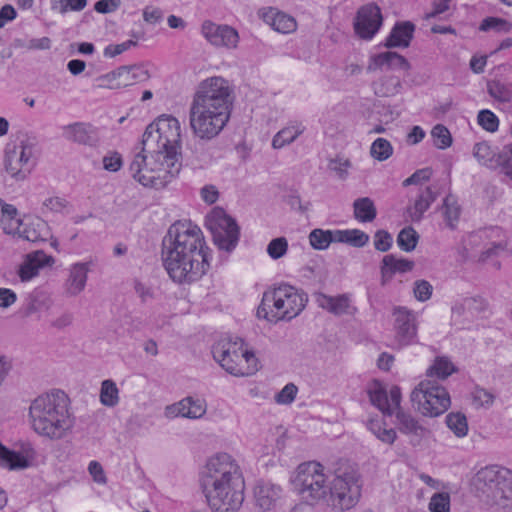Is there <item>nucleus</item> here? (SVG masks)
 Masks as SVG:
<instances>
[{"mask_svg":"<svg viewBox=\"0 0 512 512\" xmlns=\"http://www.w3.org/2000/svg\"><path fill=\"white\" fill-rule=\"evenodd\" d=\"M68 206L66 199L55 196L49 197L43 202V213L50 211L54 213H62Z\"/></svg>","mask_w":512,"mask_h":512,"instance_id":"54","label":"nucleus"},{"mask_svg":"<svg viewBox=\"0 0 512 512\" xmlns=\"http://www.w3.org/2000/svg\"><path fill=\"white\" fill-rule=\"evenodd\" d=\"M306 302L305 294L293 286L283 284L264 292L257 315L270 322L291 320L299 315Z\"/></svg>","mask_w":512,"mask_h":512,"instance_id":"8","label":"nucleus"},{"mask_svg":"<svg viewBox=\"0 0 512 512\" xmlns=\"http://www.w3.org/2000/svg\"><path fill=\"white\" fill-rule=\"evenodd\" d=\"M260 17L273 30L282 34H290L297 29V22L292 16L273 7L262 9Z\"/></svg>","mask_w":512,"mask_h":512,"instance_id":"22","label":"nucleus"},{"mask_svg":"<svg viewBox=\"0 0 512 512\" xmlns=\"http://www.w3.org/2000/svg\"><path fill=\"white\" fill-rule=\"evenodd\" d=\"M369 242V235L359 229H348L345 243L353 247H363Z\"/></svg>","mask_w":512,"mask_h":512,"instance_id":"51","label":"nucleus"},{"mask_svg":"<svg viewBox=\"0 0 512 512\" xmlns=\"http://www.w3.org/2000/svg\"><path fill=\"white\" fill-rule=\"evenodd\" d=\"M233 101V89L225 78L213 76L202 80L189 108L193 134L203 140L218 136L230 119Z\"/></svg>","mask_w":512,"mask_h":512,"instance_id":"2","label":"nucleus"},{"mask_svg":"<svg viewBox=\"0 0 512 512\" xmlns=\"http://www.w3.org/2000/svg\"><path fill=\"white\" fill-rule=\"evenodd\" d=\"M282 498L283 489L275 483L260 480L253 488L254 505L263 512L275 510Z\"/></svg>","mask_w":512,"mask_h":512,"instance_id":"19","label":"nucleus"},{"mask_svg":"<svg viewBox=\"0 0 512 512\" xmlns=\"http://www.w3.org/2000/svg\"><path fill=\"white\" fill-rule=\"evenodd\" d=\"M478 124L488 132H495L499 126L498 117L490 110L484 109L478 113Z\"/></svg>","mask_w":512,"mask_h":512,"instance_id":"47","label":"nucleus"},{"mask_svg":"<svg viewBox=\"0 0 512 512\" xmlns=\"http://www.w3.org/2000/svg\"><path fill=\"white\" fill-rule=\"evenodd\" d=\"M54 258L42 250H37L26 255L19 268V276L22 281H29L38 275L39 270L45 266H51Z\"/></svg>","mask_w":512,"mask_h":512,"instance_id":"24","label":"nucleus"},{"mask_svg":"<svg viewBox=\"0 0 512 512\" xmlns=\"http://www.w3.org/2000/svg\"><path fill=\"white\" fill-rule=\"evenodd\" d=\"M201 229L191 221L173 223L163 239L162 258L170 278L177 283L200 279L209 268V252Z\"/></svg>","mask_w":512,"mask_h":512,"instance_id":"1","label":"nucleus"},{"mask_svg":"<svg viewBox=\"0 0 512 512\" xmlns=\"http://www.w3.org/2000/svg\"><path fill=\"white\" fill-rule=\"evenodd\" d=\"M428 508L430 512H450V495L446 492L435 493Z\"/></svg>","mask_w":512,"mask_h":512,"instance_id":"46","label":"nucleus"},{"mask_svg":"<svg viewBox=\"0 0 512 512\" xmlns=\"http://www.w3.org/2000/svg\"><path fill=\"white\" fill-rule=\"evenodd\" d=\"M120 4V0H99L95 3L94 9L98 13L107 14L116 11Z\"/></svg>","mask_w":512,"mask_h":512,"instance_id":"63","label":"nucleus"},{"mask_svg":"<svg viewBox=\"0 0 512 512\" xmlns=\"http://www.w3.org/2000/svg\"><path fill=\"white\" fill-rule=\"evenodd\" d=\"M19 237L29 242H43L49 237V227L47 223L39 218L23 219L22 228L19 230Z\"/></svg>","mask_w":512,"mask_h":512,"instance_id":"28","label":"nucleus"},{"mask_svg":"<svg viewBox=\"0 0 512 512\" xmlns=\"http://www.w3.org/2000/svg\"><path fill=\"white\" fill-rule=\"evenodd\" d=\"M433 287L426 280H417L414 283V296L418 301L424 302L430 299L432 295Z\"/></svg>","mask_w":512,"mask_h":512,"instance_id":"55","label":"nucleus"},{"mask_svg":"<svg viewBox=\"0 0 512 512\" xmlns=\"http://www.w3.org/2000/svg\"><path fill=\"white\" fill-rule=\"evenodd\" d=\"M17 17L15 8L6 4L0 9V29L5 26L6 23L13 21Z\"/></svg>","mask_w":512,"mask_h":512,"instance_id":"64","label":"nucleus"},{"mask_svg":"<svg viewBox=\"0 0 512 512\" xmlns=\"http://www.w3.org/2000/svg\"><path fill=\"white\" fill-rule=\"evenodd\" d=\"M415 25L410 21L397 22L384 42L386 48H407L413 39Z\"/></svg>","mask_w":512,"mask_h":512,"instance_id":"26","label":"nucleus"},{"mask_svg":"<svg viewBox=\"0 0 512 512\" xmlns=\"http://www.w3.org/2000/svg\"><path fill=\"white\" fill-rule=\"evenodd\" d=\"M142 145L145 149H159L166 157L175 155L181 161V125L172 115H161L149 124L143 134Z\"/></svg>","mask_w":512,"mask_h":512,"instance_id":"10","label":"nucleus"},{"mask_svg":"<svg viewBox=\"0 0 512 512\" xmlns=\"http://www.w3.org/2000/svg\"><path fill=\"white\" fill-rule=\"evenodd\" d=\"M436 198L437 194L431 189V187H420L417 191L414 202L407 206L406 214L412 222L421 221L423 214L430 208Z\"/></svg>","mask_w":512,"mask_h":512,"instance_id":"27","label":"nucleus"},{"mask_svg":"<svg viewBox=\"0 0 512 512\" xmlns=\"http://www.w3.org/2000/svg\"><path fill=\"white\" fill-rule=\"evenodd\" d=\"M473 155L481 164H488L492 161L494 153L490 145L486 142L476 143L473 148Z\"/></svg>","mask_w":512,"mask_h":512,"instance_id":"52","label":"nucleus"},{"mask_svg":"<svg viewBox=\"0 0 512 512\" xmlns=\"http://www.w3.org/2000/svg\"><path fill=\"white\" fill-rule=\"evenodd\" d=\"M207 225L215 245L225 251H232L239 240V227L223 209H214L208 216Z\"/></svg>","mask_w":512,"mask_h":512,"instance_id":"14","label":"nucleus"},{"mask_svg":"<svg viewBox=\"0 0 512 512\" xmlns=\"http://www.w3.org/2000/svg\"><path fill=\"white\" fill-rule=\"evenodd\" d=\"M434 145L439 149H446L452 144V137L449 130L442 124H437L431 131Z\"/></svg>","mask_w":512,"mask_h":512,"instance_id":"44","label":"nucleus"},{"mask_svg":"<svg viewBox=\"0 0 512 512\" xmlns=\"http://www.w3.org/2000/svg\"><path fill=\"white\" fill-rule=\"evenodd\" d=\"M320 275V268L317 262L313 264H307L300 270V277L306 284L316 283Z\"/></svg>","mask_w":512,"mask_h":512,"instance_id":"58","label":"nucleus"},{"mask_svg":"<svg viewBox=\"0 0 512 512\" xmlns=\"http://www.w3.org/2000/svg\"><path fill=\"white\" fill-rule=\"evenodd\" d=\"M353 208L354 217L360 222H372L377 216L374 202L369 197L356 199Z\"/></svg>","mask_w":512,"mask_h":512,"instance_id":"33","label":"nucleus"},{"mask_svg":"<svg viewBox=\"0 0 512 512\" xmlns=\"http://www.w3.org/2000/svg\"><path fill=\"white\" fill-rule=\"evenodd\" d=\"M395 414L397 419L396 424L400 432L413 435L421 434L423 427L414 417L408 413H405L403 410H399Z\"/></svg>","mask_w":512,"mask_h":512,"instance_id":"36","label":"nucleus"},{"mask_svg":"<svg viewBox=\"0 0 512 512\" xmlns=\"http://www.w3.org/2000/svg\"><path fill=\"white\" fill-rule=\"evenodd\" d=\"M494 395L483 388H476L473 392V401L482 407H489L494 402Z\"/></svg>","mask_w":512,"mask_h":512,"instance_id":"61","label":"nucleus"},{"mask_svg":"<svg viewBox=\"0 0 512 512\" xmlns=\"http://www.w3.org/2000/svg\"><path fill=\"white\" fill-rule=\"evenodd\" d=\"M432 171L429 168H423L415 171L410 177L403 181V186L421 185L430 179Z\"/></svg>","mask_w":512,"mask_h":512,"instance_id":"59","label":"nucleus"},{"mask_svg":"<svg viewBox=\"0 0 512 512\" xmlns=\"http://www.w3.org/2000/svg\"><path fill=\"white\" fill-rule=\"evenodd\" d=\"M306 129L303 122L298 120L289 121L286 126L279 130L272 139V147L281 149L293 143Z\"/></svg>","mask_w":512,"mask_h":512,"instance_id":"30","label":"nucleus"},{"mask_svg":"<svg viewBox=\"0 0 512 512\" xmlns=\"http://www.w3.org/2000/svg\"><path fill=\"white\" fill-rule=\"evenodd\" d=\"M67 140L87 146H95L99 141L97 128L88 123H74L64 128Z\"/></svg>","mask_w":512,"mask_h":512,"instance_id":"25","label":"nucleus"},{"mask_svg":"<svg viewBox=\"0 0 512 512\" xmlns=\"http://www.w3.org/2000/svg\"><path fill=\"white\" fill-rule=\"evenodd\" d=\"M419 235L411 226L403 228L397 236V245L405 252H411L416 248Z\"/></svg>","mask_w":512,"mask_h":512,"instance_id":"40","label":"nucleus"},{"mask_svg":"<svg viewBox=\"0 0 512 512\" xmlns=\"http://www.w3.org/2000/svg\"><path fill=\"white\" fill-rule=\"evenodd\" d=\"M461 208L452 196H447L443 203V215L447 225L454 229L459 220Z\"/></svg>","mask_w":512,"mask_h":512,"instance_id":"41","label":"nucleus"},{"mask_svg":"<svg viewBox=\"0 0 512 512\" xmlns=\"http://www.w3.org/2000/svg\"><path fill=\"white\" fill-rule=\"evenodd\" d=\"M446 424L457 437H463L468 432L467 419L462 413H449L446 416Z\"/></svg>","mask_w":512,"mask_h":512,"instance_id":"42","label":"nucleus"},{"mask_svg":"<svg viewBox=\"0 0 512 512\" xmlns=\"http://www.w3.org/2000/svg\"><path fill=\"white\" fill-rule=\"evenodd\" d=\"M498 162L503 167L505 174L512 179V144L504 146L499 153Z\"/></svg>","mask_w":512,"mask_h":512,"instance_id":"57","label":"nucleus"},{"mask_svg":"<svg viewBox=\"0 0 512 512\" xmlns=\"http://www.w3.org/2000/svg\"><path fill=\"white\" fill-rule=\"evenodd\" d=\"M200 483L212 512H238L244 502L242 470L228 453L211 456L200 474Z\"/></svg>","mask_w":512,"mask_h":512,"instance_id":"3","label":"nucleus"},{"mask_svg":"<svg viewBox=\"0 0 512 512\" xmlns=\"http://www.w3.org/2000/svg\"><path fill=\"white\" fill-rule=\"evenodd\" d=\"M37 146V137L28 133L21 134L18 144L6 146L4 168L14 180L23 181L31 173Z\"/></svg>","mask_w":512,"mask_h":512,"instance_id":"11","label":"nucleus"},{"mask_svg":"<svg viewBox=\"0 0 512 512\" xmlns=\"http://www.w3.org/2000/svg\"><path fill=\"white\" fill-rule=\"evenodd\" d=\"M202 36L214 47L236 49L239 43L238 31L226 24L206 20L201 25Z\"/></svg>","mask_w":512,"mask_h":512,"instance_id":"18","label":"nucleus"},{"mask_svg":"<svg viewBox=\"0 0 512 512\" xmlns=\"http://www.w3.org/2000/svg\"><path fill=\"white\" fill-rule=\"evenodd\" d=\"M487 92L500 102H509L512 99V84L491 80L487 83Z\"/></svg>","mask_w":512,"mask_h":512,"instance_id":"38","label":"nucleus"},{"mask_svg":"<svg viewBox=\"0 0 512 512\" xmlns=\"http://www.w3.org/2000/svg\"><path fill=\"white\" fill-rule=\"evenodd\" d=\"M150 78L148 70L143 65L121 66L97 78L98 86L106 89L126 88Z\"/></svg>","mask_w":512,"mask_h":512,"instance_id":"15","label":"nucleus"},{"mask_svg":"<svg viewBox=\"0 0 512 512\" xmlns=\"http://www.w3.org/2000/svg\"><path fill=\"white\" fill-rule=\"evenodd\" d=\"M322 309H326L335 316L353 315L356 312L348 294L328 296L322 293Z\"/></svg>","mask_w":512,"mask_h":512,"instance_id":"31","label":"nucleus"},{"mask_svg":"<svg viewBox=\"0 0 512 512\" xmlns=\"http://www.w3.org/2000/svg\"><path fill=\"white\" fill-rule=\"evenodd\" d=\"M456 371L454 364L447 357H437L434 364L427 370L428 376L446 379Z\"/></svg>","mask_w":512,"mask_h":512,"instance_id":"39","label":"nucleus"},{"mask_svg":"<svg viewBox=\"0 0 512 512\" xmlns=\"http://www.w3.org/2000/svg\"><path fill=\"white\" fill-rule=\"evenodd\" d=\"M213 358L229 374L251 376L258 371V359L240 338L221 339L212 347Z\"/></svg>","mask_w":512,"mask_h":512,"instance_id":"9","label":"nucleus"},{"mask_svg":"<svg viewBox=\"0 0 512 512\" xmlns=\"http://www.w3.org/2000/svg\"><path fill=\"white\" fill-rule=\"evenodd\" d=\"M393 243V238L386 230H378L374 235L375 249L381 252L388 251Z\"/></svg>","mask_w":512,"mask_h":512,"instance_id":"56","label":"nucleus"},{"mask_svg":"<svg viewBox=\"0 0 512 512\" xmlns=\"http://www.w3.org/2000/svg\"><path fill=\"white\" fill-rule=\"evenodd\" d=\"M351 166V163L348 159L344 158H336L331 159L328 163V171L335 173V175L344 180L348 176V168Z\"/></svg>","mask_w":512,"mask_h":512,"instance_id":"49","label":"nucleus"},{"mask_svg":"<svg viewBox=\"0 0 512 512\" xmlns=\"http://www.w3.org/2000/svg\"><path fill=\"white\" fill-rule=\"evenodd\" d=\"M367 429L380 441L386 444H393L397 438L394 429H387L382 420L371 418L366 423Z\"/></svg>","mask_w":512,"mask_h":512,"instance_id":"35","label":"nucleus"},{"mask_svg":"<svg viewBox=\"0 0 512 512\" xmlns=\"http://www.w3.org/2000/svg\"><path fill=\"white\" fill-rule=\"evenodd\" d=\"M0 464L9 469H25L29 466V459L21 453L8 450L0 443Z\"/></svg>","mask_w":512,"mask_h":512,"instance_id":"34","label":"nucleus"},{"mask_svg":"<svg viewBox=\"0 0 512 512\" xmlns=\"http://www.w3.org/2000/svg\"><path fill=\"white\" fill-rule=\"evenodd\" d=\"M292 484L301 499V503L293 509V512H299L306 506H317L320 502V463L309 461L300 464Z\"/></svg>","mask_w":512,"mask_h":512,"instance_id":"13","label":"nucleus"},{"mask_svg":"<svg viewBox=\"0 0 512 512\" xmlns=\"http://www.w3.org/2000/svg\"><path fill=\"white\" fill-rule=\"evenodd\" d=\"M347 230H322V250L333 242L345 243Z\"/></svg>","mask_w":512,"mask_h":512,"instance_id":"53","label":"nucleus"},{"mask_svg":"<svg viewBox=\"0 0 512 512\" xmlns=\"http://www.w3.org/2000/svg\"><path fill=\"white\" fill-rule=\"evenodd\" d=\"M393 153L391 143L384 138H377L371 145L370 154L378 161L387 160Z\"/></svg>","mask_w":512,"mask_h":512,"instance_id":"43","label":"nucleus"},{"mask_svg":"<svg viewBox=\"0 0 512 512\" xmlns=\"http://www.w3.org/2000/svg\"><path fill=\"white\" fill-rule=\"evenodd\" d=\"M288 250V241L285 237H278L272 239L267 246L268 255L274 259H280Z\"/></svg>","mask_w":512,"mask_h":512,"instance_id":"48","label":"nucleus"},{"mask_svg":"<svg viewBox=\"0 0 512 512\" xmlns=\"http://www.w3.org/2000/svg\"><path fill=\"white\" fill-rule=\"evenodd\" d=\"M88 471L96 483L106 484L107 478L105 476L103 467L99 462L91 461L88 465Z\"/></svg>","mask_w":512,"mask_h":512,"instance_id":"62","label":"nucleus"},{"mask_svg":"<svg viewBox=\"0 0 512 512\" xmlns=\"http://www.w3.org/2000/svg\"><path fill=\"white\" fill-rule=\"evenodd\" d=\"M31 429L50 441H61L70 436L75 417L70 410V400L62 390H51L36 397L29 406Z\"/></svg>","mask_w":512,"mask_h":512,"instance_id":"4","label":"nucleus"},{"mask_svg":"<svg viewBox=\"0 0 512 512\" xmlns=\"http://www.w3.org/2000/svg\"><path fill=\"white\" fill-rule=\"evenodd\" d=\"M100 402L106 407H115L119 403V389L113 380L106 379L102 381Z\"/></svg>","mask_w":512,"mask_h":512,"instance_id":"37","label":"nucleus"},{"mask_svg":"<svg viewBox=\"0 0 512 512\" xmlns=\"http://www.w3.org/2000/svg\"><path fill=\"white\" fill-rule=\"evenodd\" d=\"M297 392V386L293 383H288L275 395V401L281 405H289L295 400Z\"/></svg>","mask_w":512,"mask_h":512,"instance_id":"50","label":"nucleus"},{"mask_svg":"<svg viewBox=\"0 0 512 512\" xmlns=\"http://www.w3.org/2000/svg\"><path fill=\"white\" fill-rule=\"evenodd\" d=\"M368 393L371 403L377 407L384 415H393V409L389 404L387 391L381 384L375 382L369 389Z\"/></svg>","mask_w":512,"mask_h":512,"instance_id":"32","label":"nucleus"},{"mask_svg":"<svg viewBox=\"0 0 512 512\" xmlns=\"http://www.w3.org/2000/svg\"><path fill=\"white\" fill-rule=\"evenodd\" d=\"M472 487L488 505L508 507L512 502V471L498 465L483 467L474 475Z\"/></svg>","mask_w":512,"mask_h":512,"instance_id":"7","label":"nucleus"},{"mask_svg":"<svg viewBox=\"0 0 512 512\" xmlns=\"http://www.w3.org/2000/svg\"><path fill=\"white\" fill-rule=\"evenodd\" d=\"M137 42L134 40H127L120 44H110L104 49V56L106 57H115L117 55L122 54L123 52L130 49L132 46H136Z\"/></svg>","mask_w":512,"mask_h":512,"instance_id":"60","label":"nucleus"},{"mask_svg":"<svg viewBox=\"0 0 512 512\" xmlns=\"http://www.w3.org/2000/svg\"><path fill=\"white\" fill-rule=\"evenodd\" d=\"M413 267V261L403 258H396L393 254L384 256L381 265L382 284L385 285L387 282H389L394 274L409 272L413 269Z\"/></svg>","mask_w":512,"mask_h":512,"instance_id":"29","label":"nucleus"},{"mask_svg":"<svg viewBox=\"0 0 512 512\" xmlns=\"http://www.w3.org/2000/svg\"><path fill=\"white\" fill-rule=\"evenodd\" d=\"M394 347L401 349L417 343V317L414 311L398 306L393 309Z\"/></svg>","mask_w":512,"mask_h":512,"instance_id":"16","label":"nucleus"},{"mask_svg":"<svg viewBox=\"0 0 512 512\" xmlns=\"http://www.w3.org/2000/svg\"><path fill=\"white\" fill-rule=\"evenodd\" d=\"M411 401L424 416L429 417L443 414L451 404L447 390L434 380L421 381L412 391Z\"/></svg>","mask_w":512,"mask_h":512,"instance_id":"12","label":"nucleus"},{"mask_svg":"<svg viewBox=\"0 0 512 512\" xmlns=\"http://www.w3.org/2000/svg\"><path fill=\"white\" fill-rule=\"evenodd\" d=\"M207 405L205 400L185 397L177 403L168 405L165 408V416L168 418L184 417L189 419H199L206 414Z\"/></svg>","mask_w":512,"mask_h":512,"instance_id":"20","label":"nucleus"},{"mask_svg":"<svg viewBox=\"0 0 512 512\" xmlns=\"http://www.w3.org/2000/svg\"><path fill=\"white\" fill-rule=\"evenodd\" d=\"M512 29V24L507 20L497 17H487L480 24L481 31L494 30L496 32L508 33Z\"/></svg>","mask_w":512,"mask_h":512,"instance_id":"45","label":"nucleus"},{"mask_svg":"<svg viewBox=\"0 0 512 512\" xmlns=\"http://www.w3.org/2000/svg\"><path fill=\"white\" fill-rule=\"evenodd\" d=\"M89 264L77 262L70 266L68 277L63 284V291L67 297H76L84 291L88 279Z\"/></svg>","mask_w":512,"mask_h":512,"instance_id":"21","label":"nucleus"},{"mask_svg":"<svg viewBox=\"0 0 512 512\" xmlns=\"http://www.w3.org/2000/svg\"><path fill=\"white\" fill-rule=\"evenodd\" d=\"M175 155L166 157L159 149L142 150L135 154L129 166V172L133 179L143 185L160 189L165 187L181 170V161H177Z\"/></svg>","mask_w":512,"mask_h":512,"instance_id":"6","label":"nucleus"},{"mask_svg":"<svg viewBox=\"0 0 512 512\" xmlns=\"http://www.w3.org/2000/svg\"><path fill=\"white\" fill-rule=\"evenodd\" d=\"M410 68L407 59L398 54L397 52H383L376 54L370 58L367 66L369 72L376 70H403L406 71Z\"/></svg>","mask_w":512,"mask_h":512,"instance_id":"23","label":"nucleus"},{"mask_svg":"<svg viewBox=\"0 0 512 512\" xmlns=\"http://www.w3.org/2000/svg\"><path fill=\"white\" fill-rule=\"evenodd\" d=\"M327 484L329 493L322 498L327 507L336 512H345L357 505L361 497L362 484L356 467L345 460L336 463L333 470L322 471V488Z\"/></svg>","mask_w":512,"mask_h":512,"instance_id":"5","label":"nucleus"},{"mask_svg":"<svg viewBox=\"0 0 512 512\" xmlns=\"http://www.w3.org/2000/svg\"><path fill=\"white\" fill-rule=\"evenodd\" d=\"M380 8L373 3L362 6L355 17L354 31L363 40H371L382 26Z\"/></svg>","mask_w":512,"mask_h":512,"instance_id":"17","label":"nucleus"}]
</instances>
